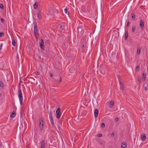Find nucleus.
<instances>
[{
    "label": "nucleus",
    "instance_id": "nucleus-9",
    "mask_svg": "<svg viewBox=\"0 0 148 148\" xmlns=\"http://www.w3.org/2000/svg\"><path fill=\"white\" fill-rule=\"evenodd\" d=\"M140 26L141 29L143 28L144 27V22L142 20H141L140 23Z\"/></svg>",
    "mask_w": 148,
    "mask_h": 148
},
{
    "label": "nucleus",
    "instance_id": "nucleus-35",
    "mask_svg": "<svg viewBox=\"0 0 148 148\" xmlns=\"http://www.w3.org/2000/svg\"><path fill=\"white\" fill-rule=\"evenodd\" d=\"M115 121H118V118H116V119H115Z\"/></svg>",
    "mask_w": 148,
    "mask_h": 148
},
{
    "label": "nucleus",
    "instance_id": "nucleus-4",
    "mask_svg": "<svg viewBox=\"0 0 148 148\" xmlns=\"http://www.w3.org/2000/svg\"><path fill=\"white\" fill-rule=\"evenodd\" d=\"M37 16L39 19H41L42 18V13L39 10H38L36 14Z\"/></svg>",
    "mask_w": 148,
    "mask_h": 148
},
{
    "label": "nucleus",
    "instance_id": "nucleus-29",
    "mask_svg": "<svg viewBox=\"0 0 148 148\" xmlns=\"http://www.w3.org/2000/svg\"><path fill=\"white\" fill-rule=\"evenodd\" d=\"M2 46L3 44H1L0 45V50L2 49Z\"/></svg>",
    "mask_w": 148,
    "mask_h": 148
},
{
    "label": "nucleus",
    "instance_id": "nucleus-5",
    "mask_svg": "<svg viewBox=\"0 0 148 148\" xmlns=\"http://www.w3.org/2000/svg\"><path fill=\"white\" fill-rule=\"evenodd\" d=\"M40 128L41 131L43 128V123L42 121V120H39Z\"/></svg>",
    "mask_w": 148,
    "mask_h": 148
},
{
    "label": "nucleus",
    "instance_id": "nucleus-6",
    "mask_svg": "<svg viewBox=\"0 0 148 148\" xmlns=\"http://www.w3.org/2000/svg\"><path fill=\"white\" fill-rule=\"evenodd\" d=\"M44 42L43 40H40V47L43 50L44 49V48H43V45H44Z\"/></svg>",
    "mask_w": 148,
    "mask_h": 148
},
{
    "label": "nucleus",
    "instance_id": "nucleus-15",
    "mask_svg": "<svg viewBox=\"0 0 148 148\" xmlns=\"http://www.w3.org/2000/svg\"><path fill=\"white\" fill-rule=\"evenodd\" d=\"M114 105V102L113 101H110V103H109V107L110 108H112L113 106Z\"/></svg>",
    "mask_w": 148,
    "mask_h": 148
},
{
    "label": "nucleus",
    "instance_id": "nucleus-11",
    "mask_svg": "<svg viewBox=\"0 0 148 148\" xmlns=\"http://www.w3.org/2000/svg\"><path fill=\"white\" fill-rule=\"evenodd\" d=\"M98 114V111L97 109H96L94 111V116L95 118L97 117Z\"/></svg>",
    "mask_w": 148,
    "mask_h": 148
},
{
    "label": "nucleus",
    "instance_id": "nucleus-19",
    "mask_svg": "<svg viewBox=\"0 0 148 148\" xmlns=\"http://www.w3.org/2000/svg\"><path fill=\"white\" fill-rule=\"evenodd\" d=\"M38 3H35L34 5V7L35 9L36 8L38 7Z\"/></svg>",
    "mask_w": 148,
    "mask_h": 148
},
{
    "label": "nucleus",
    "instance_id": "nucleus-16",
    "mask_svg": "<svg viewBox=\"0 0 148 148\" xmlns=\"http://www.w3.org/2000/svg\"><path fill=\"white\" fill-rule=\"evenodd\" d=\"M146 76V75L144 73H143V74L142 78V79L143 81H145Z\"/></svg>",
    "mask_w": 148,
    "mask_h": 148
},
{
    "label": "nucleus",
    "instance_id": "nucleus-32",
    "mask_svg": "<svg viewBox=\"0 0 148 148\" xmlns=\"http://www.w3.org/2000/svg\"><path fill=\"white\" fill-rule=\"evenodd\" d=\"M1 21L2 23H3L4 22V19L3 18H1Z\"/></svg>",
    "mask_w": 148,
    "mask_h": 148
},
{
    "label": "nucleus",
    "instance_id": "nucleus-39",
    "mask_svg": "<svg viewBox=\"0 0 148 148\" xmlns=\"http://www.w3.org/2000/svg\"><path fill=\"white\" fill-rule=\"evenodd\" d=\"M62 27V26L61 25V26H60V27L61 28Z\"/></svg>",
    "mask_w": 148,
    "mask_h": 148
},
{
    "label": "nucleus",
    "instance_id": "nucleus-12",
    "mask_svg": "<svg viewBox=\"0 0 148 148\" xmlns=\"http://www.w3.org/2000/svg\"><path fill=\"white\" fill-rule=\"evenodd\" d=\"M127 147V144L125 142H123L121 144V147L122 148H126Z\"/></svg>",
    "mask_w": 148,
    "mask_h": 148
},
{
    "label": "nucleus",
    "instance_id": "nucleus-10",
    "mask_svg": "<svg viewBox=\"0 0 148 148\" xmlns=\"http://www.w3.org/2000/svg\"><path fill=\"white\" fill-rule=\"evenodd\" d=\"M41 148H45V141L44 140H42L41 142Z\"/></svg>",
    "mask_w": 148,
    "mask_h": 148
},
{
    "label": "nucleus",
    "instance_id": "nucleus-7",
    "mask_svg": "<svg viewBox=\"0 0 148 148\" xmlns=\"http://www.w3.org/2000/svg\"><path fill=\"white\" fill-rule=\"evenodd\" d=\"M34 34L35 36L38 35L37 27L36 25H35L34 27Z\"/></svg>",
    "mask_w": 148,
    "mask_h": 148
},
{
    "label": "nucleus",
    "instance_id": "nucleus-3",
    "mask_svg": "<svg viewBox=\"0 0 148 148\" xmlns=\"http://www.w3.org/2000/svg\"><path fill=\"white\" fill-rule=\"evenodd\" d=\"M60 108H58L56 112V117L58 119H59L61 116V114H60Z\"/></svg>",
    "mask_w": 148,
    "mask_h": 148
},
{
    "label": "nucleus",
    "instance_id": "nucleus-8",
    "mask_svg": "<svg viewBox=\"0 0 148 148\" xmlns=\"http://www.w3.org/2000/svg\"><path fill=\"white\" fill-rule=\"evenodd\" d=\"M119 83L120 85V89L122 90H123L124 89V86L122 82L120 80V79H119Z\"/></svg>",
    "mask_w": 148,
    "mask_h": 148
},
{
    "label": "nucleus",
    "instance_id": "nucleus-37",
    "mask_svg": "<svg viewBox=\"0 0 148 148\" xmlns=\"http://www.w3.org/2000/svg\"><path fill=\"white\" fill-rule=\"evenodd\" d=\"M114 133H112V134H111V135L112 136H114Z\"/></svg>",
    "mask_w": 148,
    "mask_h": 148
},
{
    "label": "nucleus",
    "instance_id": "nucleus-36",
    "mask_svg": "<svg viewBox=\"0 0 148 148\" xmlns=\"http://www.w3.org/2000/svg\"><path fill=\"white\" fill-rule=\"evenodd\" d=\"M62 81V79L60 77V79H59V82H60Z\"/></svg>",
    "mask_w": 148,
    "mask_h": 148
},
{
    "label": "nucleus",
    "instance_id": "nucleus-26",
    "mask_svg": "<svg viewBox=\"0 0 148 148\" xmlns=\"http://www.w3.org/2000/svg\"><path fill=\"white\" fill-rule=\"evenodd\" d=\"M105 126V124L104 123H102L101 125V127L102 128H104Z\"/></svg>",
    "mask_w": 148,
    "mask_h": 148
},
{
    "label": "nucleus",
    "instance_id": "nucleus-18",
    "mask_svg": "<svg viewBox=\"0 0 148 148\" xmlns=\"http://www.w3.org/2000/svg\"><path fill=\"white\" fill-rule=\"evenodd\" d=\"M3 86V84L2 82H0V89H2Z\"/></svg>",
    "mask_w": 148,
    "mask_h": 148
},
{
    "label": "nucleus",
    "instance_id": "nucleus-14",
    "mask_svg": "<svg viewBox=\"0 0 148 148\" xmlns=\"http://www.w3.org/2000/svg\"><path fill=\"white\" fill-rule=\"evenodd\" d=\"M128 33L127 32H125V40H126L128 37Z\"/></svg>",
    "mask_w": 148,
    "mask_h": 148
},
{
    "label": "nucleus",
    "instance_id": "nucleus-28",
    "mask_svg": "<svg viewBox=\"0 0 148 148\" xmlns=\"http://www.w3.org/2000/svg\"><path fill=\"white\" fill-rule=\"evenodd\" d=\"M3 32H0V37H2L3 36Z\"/></svg>",
    "mask_w": 148,
    "mask_h": 148
},
{
    "label": "nucleus",
    "instance_id": "nucleus-25",
    "mask_svg": "<svg viewBox=\"0 0 148 148\" xmlns=\"http://www.w3.org/2000/svg\"><path fill=\"white\" fill-rule=\"evenodd\" d=\"M0 8L1 9H3V6L2 4H0Z\"/></svg>",
    "mask_w": 148,
    "mask_h": 148
},
{
    "label": "nucleus",
    "instance_id": "nucleus-21",
    "mask_svg": "<svg viewBox=\"0 0 148 148\" xmlns=\"http://www.w3.org/2000/svg\"><path fill=\"white\" fill-rule=\"evenodd\" d=\"M136 29V27L135 26H134L132 27V31L133 32H134Z\"/></svg>",
    "mask_w": 148,
    "mask_h": 148
},
{
    "label": "nucleus",
    "instance_id": "nucleus-33",
    "mask_svg": "<svg viewBox=\"0 0 148 148\" xmlns=\"http://www.w3.org/2000/svg\"><path fill=\"white\" fill-rule=\"evenodd\" d=\"M130 25V23L129 22H128L127 24V26H129Z\"/></svg>",
    "mask_w": 148,
    "mask_h": 148
},
{
    "label": "nucleus",
    "instance_id": "nucleus-30",
    "mask_svg": "<svg viewBox=\"0 0 148 148\" xmlns=\"http://www.w3.org/2000/svg\"><path fill=\"white\" fill-rule=\"evenodd\" d=\"M102 136V134H99L97 136L98 137H101Z\"/></svg>",
    "mask_w": 148,
    "mask_h": 148
},
{
    "label": "nucleus",
    "instance_id": "nucleus-1",
    "mask_svg": "<svg viewBox=\"0 0 148 148\" xmlns=\"http://www.w3.org/2000/svg\"><path fill=\"white\" fill-rule=\"evenodd\" d=\"M18 96L19 100L20 101V104L21 105H22L23 104V97L21 90V89L20 87L18 88Z\"/></svg>",
    "mask_w": 148,
    "mask_h": 148
},
{
    "label": "nucleus",
    "instance_id": "nucleus-22",
    "mask_svg": "<svg viewBox=\"0 0 148 148\" xmlns=\"http://www.w3.org/2000/svg\"><path fill=\"white\" fill-rule=\"evenodd\" d=\"M12 44L13 46H15V42L14 40H12Z\"/></svg>",
    "mask_w": 148,
    "mask_h": 148
},
{
    "label": "nucleus",
    "instance_id": "nucleus-31",
    "mask_svg": "<svg viewBox=\"0 0 148 148\" xmlns=\"http://www.w3.org/2000/svg\"><path fill=\"white\" fill-rule=\"evenodd\" d=\"M144 90H145V91H146V90H147V87H146V86L145 87H144Z\"/></svg>",
    "mask_w": 148,
    "mask_h": 148
},
{
    "label": "nucleus",
    "instance_id": "nucleus-17",
    "mask_svg": "<svg viewBox=\"0 0 148 148\" xmlns=\"http://www.w3.org/2000/svg\"><path fill=\"white\" fill-rule=\"evenodd\" d=\"M15 116V113L14 111H13L10 115V117L11 118L14 117Z\"/></svg>",
    "mask_w": 148,
    "mask_h": 148
},
{
    "label": "nucleus",
    "instance_id": "nucleus-23",
    "mask_svg": "<svg viewBox=\"0 0 148 148\" xmlns=\"http://www.w3.org/2000/svg\"><path fill=\"white\" fill-rule=\"evenodd\" d=\"M132 18L133 19H134L135 18V15L134 14H132Z\"/></svg>",
    "mask_w": 148,
    "mask_h": 148
},
{
    "label": "nucleus",
    "instance_id": "nucleus-2",
    "mask_svg": "<svg viewBox=\"0 0 148 148\" xmlns=\"http://www.w3.org/2000/svg\"><path fill=\"white\" fill-rule=\"evenodd\" d=\"M49 118L50 120L51 123L52 125L54 128L56 127L53 119V117L52 115V111H50L49 112Z\"/></svg>",
    "mask_w": 148,
    "mask_h": 148
},
{
    "label": "nucleus",
    "instance_id": "nucleus-20",
    "mask_svg": "<svg viewBox=\"0 0 148 148\" xmlns=\"http://www.w3.org/2000/svg\"><path fill=\"white\" fill-rule=\"evenodd\" d=\"M137 54H139L140 53V48H138L137 49Z\"/></svg>",
    "mask_w": 148,
    "mask_h": 148
},
{
    "label": "nucleus",
    "instance_id": "nucleus-34",
    "mask_svg": "<svg viewBox=\"0 0 148 148\" xmlns=\"http://www.w3.org/2000/svg\"><path fill=\"white\" fill-rule=\"evenodd\" d=\"M50 77H52V76H53V74H52L51 73H50Z\"/></svg>",
    "mask_w": 148,
    "mask_h": 148
},
{
    "label": "nucleus",
    "instance_id": "nucleus-24",
    "mask_svg": "<svg viewBox=\"0 0 148 148\" xmlns=\"http://www.w3.org/2000/svg\"><path fill=\"white\" fill-rule=\"evenodd\" d=\"M139 69V66H136V71H138Z\"/></svg>",
    "mask_w": 148,
    "mask_h": 148
},
{
    "label": "nucleus",
    "instance_id": "nucleus-27",
    "mask_svg": "<svg viewBox=\"0 0 148 148\" xmlns=\"http://www.w3.org/2000/svg\"><path fill=\"white\" fill-rule=\"evenodd\" d=\"M64 12L66 14L67 12V9L65 8L64 9Z\"/></svg>",
    "mask_w": 148,
    "mask_h": 148
},
{
    "label": "nucleus",
    "instance_id": "nucleus-38",
    "mask_svg": "<svg viewBox=\"0 0 148 148\" xmlns=\"http://www.w3.org/2000/svg\"><path fill=\"white\" fill-rule=\"evenodd\" d=\"M140 79H138V81L139 82H140Z\"/></svg>",
    "mask_w": 148,
    "mask_h": 148
},
{
    "label": "nucleus",
    "instance_id": "nucleus-13",
    "mask_svg": "<svg viewBox=\"0 0 148 148\" xmlns=\"http://www.w3.org/2000/svg\"><path fill=\"white\" fill-rule=\"evenodd\" d=\"M141 139L143 141H144L146 139V136L145 134H143L141 136Z\"/></svg>",
    "mask_w": 148,
    "mask_h": 148
}]
</instances>
